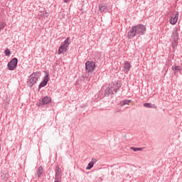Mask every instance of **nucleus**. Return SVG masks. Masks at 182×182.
<instances>
[{
    "label": "nucleus",
    "instance_id": "6",
    "mask_svg": "<svg viewBox=\"0 0 182 182\" xmlns=\"http://www.w3.org/2000/svg\"><path fill=\"white\" fill-rule=\"evenodd\" d=\"M45 75H46L44 76L43 81L39 84V89L45 87L50 81V73L46 71Z\"/></svg>",
    "mask_w": 182,
    "mask_h": 182
},
{
    "label": "nucleus",
    "instance_id": "15",
    "mask_svg": "<svg viewBox=\"0 0 182 182\" xmlns=\"http://www.w3.org/2000/svg\"><path fill=\"white\" fill-rule=\"evenodd\" d=\"M144 107L146 108H152V109H156V105L154 104H151L149 102H146L144 104Z\"/></svg>",
    "mask_w": 182,
    "mask_h": 182
},
{
    "label": "nucleus",
    "instance_id": "23",
    "mask_svg": "<svg viewBox=\"0 0 182 182\" xmlns=\"http://www.w3.org/2000/svg\"><path fill=\"white\" fill-rule=\"evenodd\" d=\"M173 68H174V70H175L176 72L181 71V67H180V66L175 65V66H173Z\"/></svg>",
    "mask_w": 182,
    "mask_h": 182
},
{
    "label": "nucleus",
    "instance_id": "16",
    "mask_svg": "<svg viewBox=\"0 0 182 182\" xmlns=\"http://www.w3.org/2000/svg\"><path fill=\"white\" fill-rule=\"evenodd\" d=\"M43 174V166H38V171H37L38 177L41 178Z\"/></svg>",
    "mask_w": 182,
    "mask_h": 182
},
{
    "label": "nucleus",
    "instance_id": "4",
    "mask_svg": "<svg viewBox=\"0 0 182 182\" xmlns=\"http://www.w3.org/2000/svg\"><path fill=\"white\" fill-rule=\"evenodd\" d=\"M122 85L117 82H114L111 83V85L109 87H108L107 90L108 91L109 94H116L119 90H120V87Z\"/></svg>",
    "mask_w": 182,
    "mask_h": 182
},
{
    "label": "nucleus",
    "instance_id": "10",
    "mask_svg": "<svg viewBox=\"0 0 182 182\" xmlns=\"http://www.w3.org/2000/svg\"><path fill=\"white\" fill-rule=\"evenodd\" d=\"M132 68V65L129 61H125L124 65V73H129V71H130V69Z\"/></svg>",
    "mask_w": 182,
    "mask_h": 182
},
{
    "label": "nucleus",
    "instance_id": "7",
    "mask_svg": "<svg viewBox=\"0 0 182 182\" xmlns=\"http://www.w3.org/2000/svg\"><path fill=\"white\" fill-rule=\"evenodd\" d=\"M95 68H96L95 62L88 60L85 63V70L87 73H92V70H95Z\"/></svg>",
    "mask_w": 182,
    "mask_h": 182
},
{
    "label": "nucleus",
    "instance_id": "21",
    "mask_svg": "<svg viewBox=\"0 0 182 182\" xmlns=\"http://www.w3.org/2000/svg\"><path fill=\"white\" fill-rule=\"evenodd\" d=\"M131 150L134 151H141L142 148H134V146H131Z\"/></svg>",
    "mask_w": 182,
    "mask_h": 182
},
{
    "label": "nucleus",
    "instance_id": "17",
    "mask_svg": "<svg viewBox=\"0 0 182 182\" xmlns=\"http://www.w3.org/2000/svg\"><path fill=\"white\" fill-rule=\"evenodd\" d=\"M50 16V13L46 11H41V14L40 16L42 18H48V16Z\"/></svg>",
    "mask_w": 182,
    "mask_h": 182
},
{
    "label": "nucleus",
    "instance_id": "22",
    "mask_svg": "<svg viewBox=\"0 0 182 182\" xmlns=\"http://www.w3.org/2000/svg\"><path fill=\"white\" fill-rule=\"evenodd\" d=\"M4 54H5L6 56H10L11 54V52L9 49H6L4 50Z\"/></svg>",
    "mask_w": 182,
    "mask_h": 182
},
{
    "label": "nucleus",
    "instance_id": "19",
    "mask_svg": "<svg viewBox=\"0 0 182 182\" xmlns=\"http://www.w3.org/2000/svg\"><path fill=\"white\" fill-rule=\"evenodd\" d=\"M6 26V23L4 21H0V32H1Z\"/></svg>",
    "mask_w": 182,
    "mask_h": 182
},
{
    "label": "nucleus",
    "instance_id": "1",
    "mask_svg": "<svg viewBox=\"0 0 182 182\" xmlns=\"http://www.w3.org/2000/svg\"><path fill=\"white\" fill-rule=\"evenodd\" d=\"M146 32V26L143 24H137L132 26L128 33V38L133 39L136 36H143Z\"/></svg>",
    "mask_w": 182,
    "mask_h": 182
},
{
    "label": "nucleus",
    "instance_id": "25",
    "mask_svg": "<svg viewBox=\"0 0 182 182\" xmlns=\"http://www.w3.org/2000/svg\"><path fill=\"white\" fill-rule=\"evenodd\" d=\"M64 3L68 4L71 1V0H63Z\"/></svg>",
    "mask_w": 182,
    "mask_h": 182
},
{
    "label": "nucleus",
    "instance_id": "12",
    "mask_svg": "<svg viewBox=\"0 0 182 182\" xmlns=\"http://www.w3.org/2000/svg\"><path fill=\"white\" fill-rule=\"evenodd\" d=\"M96 162H97V160L95 159V158L92 159V161L90 162H89L86 169L87 170H90L92 169V168H93V166H95V164H96Z\"/></svg>",
    "mask_w": 182,
    "mask_h": 182
},
{
    "label": "nucleus",
    "instance_id": "2",
    "mask_svg": "<svg viewBox=\"0 0 182 182\" xmlns=\"http://www.w3.org/2000/svg\"><path fill=\"white\" fill-rule=\"evenodd\" d=\"M71 38L70 37L66 38V39L61 43L60 46L58 48V55L65 54L71 43Z\"/></svg>",
    "mask_w": 182,
    "mask_h": 182
},
{
    "label": "nucleus",
    "instance_id": "13",
    "mask_svg": "<svg viewBox=\"0 0 182 182\" xmlns=\"http://www.w3.org/2000/svg\"><path fill=\"white\" fill-rule=\"evenodd\" d=\"M99 11L100 13H106L107 12V6L105 4H101L99 7Z\"/></svg>",
    "mask_w": 182,
    "mask_h": 182
},
{
    "label": "nucleus",
    "instance_id": "9",
    "mask_svg": "<svg viewBox=\"0 0 182 182\" xmlns=\"http://www.w3.org/2000/svg\"><path fill=\"white\" fill-rule=\"evenodd\" d=\"M178 19V12L176 11L175 16H171V18L169 19V22L172 26H174L176 24Z\"/></svg>",
    "mask_w": 182,
    "mask_h": 182
},
{
    "label": "nucleus",
    "instance_id": "20",
    "mask_svg": "<svg viewBox=\"0 0 182 182\" xmlns=\"http://www.w3.org/2000/svg\"><path fill=\"white\" fill-rule=\"evenodd\" d=\"M177 45H178V40L173 39L171 44L172 48L174 49L177 46Z\"/></svg>",
    "mask_w": 182,
    "mask_h": 182
},
{
    "label": "nucleus",
    "instance_id": "5",
    "mask_svg": "<svg viewBox=\"0 0 182 182\" xmlns=\"http://www.w3.org/2000/svg\"><path fill=\"white\" fill-rule=\"evenodd\" d=\"M18 63V60L17 58H12L7 64V68L10 71L15 70L16 68H17Z\"/></svg>",
    "mask_w": 182,
    "mask_h": 182
},
{
    "label": "nucleus",
    "instance_id": "14",
    "mask_svg": "<svg viewBox=\"0 0 182 182\" xmlns=\"http://www.w3.org/2000/svg\"><path fill=\"white\" fill-rule=\"evenodd\" d=\"M178 36H179V34H178V29L177 28H174V30L173 31V33H172L171 38H173V40H178Z\"/></svg>",
    "mask_w": 182,
    "mask_h": 182
},
{
    "label": "nucleus",
    "instance_id": "8",
    "mask_svg": "<svg viewBox=\"0 0 182 182\" xmlns=\"http://www.w3.org/2000/svg\"><path fill=\"white\" fill-rule=\"evenodd\" d=\"M54 178H62V169L59 166H55Z\"/></svg>",
    "mask_w": 182,
    "mask_h": 182
},
{
    "label": "nucleus",
    "instance_id": "24",
    "mask_svg": "<svg viewBox=\"0 0 182 182\" xmlns=\"http://www.w3.org/2000/svg\"><path fill=\"white\" fill-rule=\"evenodd\" d=\"M54 182H62V178H54Z\"/></svg>",
    "mask_w": 182,
    "mask_h": 182
},
{
    "label": "nucleus",
    "instance_id": "11",
    "mask_svg": "<svg viewBox=\"0 0 182 182\" xmlns=\"http://www.w3.org/2000/svg\"><path fill=\"white\" fill-rule=\"evenodd\" d=\"M52 101V98L48 96H46L42 99V105L50 104Z\"/></svg>",
    "mask_w": 182,
    "mask_h": 182
},
{
    "label": "nucleus",
    "instance_id": "3",
    "mask_svg": "<svg viewBox=\"0 0 182 182\" xmlns=\"http://www.w3.org/2000/svg\"><path fill=\"white\" fill-rule=\"evenodd\" d=\"M40 77H41V75L39 72L33 73L29 76V78L27 81L28 87H33V86L37 83V82L40 79Z\"/></svg>",
    "mask_w": 182,
    "mask_h": 182
},
{
    "label": "nucleus",
    "instance_id": "18",
    "mask_svg": "<svg viewBox=\"0 0 182 182\" xmlns=\"http://www.w3.org/2000/svg\"><path fill=\"white\" fill-rule=\"evenodd\" d=\"M131 102H132L131 100H122V101H121V102H119V105H120L121 106H124V105H126L130 104Z\"/></svg>",
    "mask_w": 182,
    "mask_h": 182
}]
</instances>
